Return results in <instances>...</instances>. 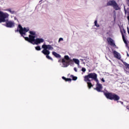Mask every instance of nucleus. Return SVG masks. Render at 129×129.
<instances>
[{
  "label": "nucleus",
  "instance_id": "1",
  "mask_svg": "<svg viewBox=\"0 0 129 129\" xmlns=\"http://www.w3.org/2000/svg\"><path fill=\"white\" fill-rule=\"evenodd\" d=\"M35 36L29 35V37H25V41H27L31 44H33V42H34L35 45H39L41 43H43L44 39L43 38H36Z\"/></svg>",
  "mask_w": 129,
  "mask_h": 129
},
{
  "label": "nucleus",
  "instance_id": "2",
  "mask_svg": "<svg viewBox=\"0 0 129 129\" xmlns=\"http://www.w3.org/2000/svg\"><path fill=\"white\" fill-rule=\"evenodd\" d=\"M104 94L107 99L114 100V101H116L117 103L119 102L118 100L120 99V97H119L117 94L112 92L104 93Z\"/></svg>",
  "mask_w": 129,
  "mask_h": 129
},
{
  "label": "nucleus",
  "instance_id": "3",
  "mask_svg": "<svg viewBox=\"0 0 129 129\" xmlns=\"http://www.w3.org/2000/svg\"><path fill=\"white\" fill-rule=\"evenodd\" d=\"M90 78L93 79V80H95V81H98V80H97V74L95 73H90L88 75L85 76L84 77V81L85 82H91Z\"/></svg>",
  "mask_w": 129,
  "mask_h": 129
},
{
  "label": "nucleus",
  "instance_id": "4",
  "mask_svg": "<svg viewBox=\"0 0 129 129\" xmlns=\"http://www.w3.org/2000/svg\"><path fill=\"white\" fill-rule=\"evenodd\" d=\"M5 14L8 15V16L6 18H5V22H2L1 23H6V24L4 25V26H5V27H7V28H14V27H15V23H14V22L13 21L6 20V19H8V18H9V14L7 13Z\"/></svg>",
  "mask_w": 129,
  "mask_h": 129
},
{
  "label": "nucleus",
  "instance_id": "5",
  "mask_svg": "<svg viewBox=\"0 0 129 129\" xmlns=\"http://www.w3.org/2000/svg\"><path fill=\"white\" fill-rule=\"evenodd\" d=\"M42 48L43 50L41 52H45L47 53H50V51H49V50H53V49H54L53 47H52V45L50 44H43L42 45Z\"/></svg>",
  "mask_w": 129,
  "mask_h": 129
},
{
  "label": "nucleus",
  "instance_id": "6",
  "mask_svg": "<svg viewBox=\"0 0 129 129\" xmlns=\"http://www.w3.org/2000/svg\"><path fill=\"white\" fill-rule=\"evenodd\" d=\"M107 5L111 6V7H113L114 10H118V5H117V3H116V2H115V1L114 0L109 1L107 3Z\"/></svg>",
  "mask_w": 129,
  "mask_h": 129
},
{
  "label": "nucleus",
  "instance_id": "7",
  "mask_svg": "<svg viewBox=\"0 0 129 129\" xmlns=\"http://www.w3.org/2000/svg\"><path fill=\"white\" fill-rule=\"evenodd\" d=\"M8 16L9 15L8 14L0 11V23H2V22H6L5 19L8 18Z\"/></svg>",
  "mask_w": 129,
  "mask_h": 129
},
{
  "label": "nucleus",
  "instance_id": "8",
  "mask_svg": "<svg viewBox=\"0 0 129 129\" xmlns=\"http://www.w3.org/2000/svg\"><path fill=\"white\" fill-rule=\"evenodd\" d=\"M122 30H123V32H122V31H120L121 34L122 35V40H123L124 44H125L126 45V44H127V41H126V40L125 39V37H124V34H123V33L125 34V33H126V31H125V30H124V28H123Z\"/></svg>",
  "mask_w": 129,
  "mask_h": 129
},
{
  "label": "nucleus",
  "instance_id": "9",
  "mask_svg": "<svg viewBox=\"0 0 129 129\" xmlns=\"http://www.w3.org/2000/svg\"><path fill=\"white\" fill-rule=\"evenodd\" d=\"M61 62L63 65V67H68V66H69V63H71V62H72L73 61H72V60L71 59L69 61H66L65 59L62 58L61 59Z\"/></svg>",
  "mask_w": 129,
  "mask_h": 129
},
{
  "label": "nucleus",
  "instance_id": "10",
  "mask_svg": "<svg viewBox=\"0 0 129 129\" xmlns=\"http://www.w3.org/2000/svg\"><path fill=\"white\" fill-rule=\"evenodd\" d=\"M107 41L110 46H113V47H115V46H116L115 45V43H114V41L112 38L109 37L107 39Z\"/></svg>",
  "mask_w": 129,
  "mask_h": 129
},
{
  "label": "nucleus",
  "instance_id": "11",
  "mask_svg": "<svg viewBox=\"0 0 129 129\" xmlns=\"http://www.w3.org/2000/svg\"><path fill=\"white\" fill-rule=\"evenodd\" d=\"M95 89L98 92H102V85L97 83Z\"/></svg>",
  "mask_w": 129,
  "mask_h": 129
},
{
  "label": "nucleus",
  "instance_id": "12",
  "mask_svg": "<svg viewBox=\"0 0 129 129\" xmlns=\"http://www.w3.org/2000/svg\"><path fill=\"white\" fill-rule=\"evenodd\" d=\"M18 28L19 29H20V31H21L22 32H29V28L26 29V27H24V28H23V27L22 26V25H21V24H19L18 25Z\"/></svg>",
  "mask_w": 129,
  "mask_h": 129
},
{
  "label": "nucleus",
  "instance_id": "13",
  "mask_svg": "<svg viewBox=\"0 0 129 129\" xmlns=\"http://www.w3.org/2000/svg\"><path fill=\"white\" fill-rule=\"evenodd\" d=\"M42 54H44V55H46V57L48 60H51V61H53V58L51 57L49 55H50V52H41Z\"/></svg>",
  "mask_w": 129,
  "mask_h": 129
},
{
  "label": "nucleus",
  "instance_id": "14",
  "mask_svg": "<svg viewBox=\"0 0 129 129\" xmlns=\"http://www.w3.org/2000/svg\"><path fill=\"white\" fill-rule=\"evenodd\" d=\"M113 55L115 58H116L117 59H120V56L119 55V53L117 52V51L114 50L113 52Z\"/></svg>",
  "mask_w": 129,
  "mask_h": 129
},
{
  "label": "nucleus",
  "instance_id": "15",
  "mask_svg": "<svg viewBox=\"0 0 129 129\" xmlns=\"http://www.w3.org/2000/svg\"><path fill=\"white\" fill-rule=\"evenodd\" d=\"M19 33L20 34V35H21V37H23L25 39V40H26V38H28V37H25L24 35H26V33L27 32H24V31H22V29L21 30H19Z\"/></svg>",
  "mask_w": 129,
  "mask_h": 129
},
{
  "label": "nucleus",
  "instance_id": "16",
  "mask_svg": "<svg viewBox=\"0 0 129 129\" xmlns=\"http://www.w3.org/2000/svg\"><path fill=\"white\" fill-rule=\"evenodd\" d=\"M52 55L55 56L56 58H61V55L55 51L52 52Z\"/></svg>",
  "mask_w": 129,
  "mask_h": 129
},
{
  "label": "nucleus",
  "instance_id": "17",
  "mask_svg": "<svg viewBox=\"0 0 129 129\" xmlns=\"http://www.w3.org/2000/svg\"><path fill=\"white\" fill-rule=\"evenodd\" d=\"M62 79L63 80H65L66 82H67V81H72V79L70 78H66L65 77H62Z\"/></svg>",
  "mask_w": 129,
  "mask_h": 129
},
{
  "label": "nucleus",
  "instance_id": "18",
  "mask_svg": "<svg viewBox=\"0 0 129 129\" xmlns=\"http://www.w3.org/2000/svg\"><path fill=\"white\" fill-rule=\"evenodd\" d=\"M73 61H74L76 64H77V65H79V63H80L79 59L77 58H73Z\"/></svg>",
  "mask_w": 129,
  "mask_h": 129
},
{
  "label": "nucleus",
  "instance_id": "19",
  "mask_svg": "<svg viewBox=\"0 0 129 129\" xmlns=\"http://www.w3.org/2000/svg\"><path fill=\"white\" fill-rule=\"evenodd\" d=\"M87 83L88 84V87L89 89H90L91 87H93V85H92V84L90 83V82H87Z\"/></svg>",
  "mask_w": 129,
  "mask_h": 129
},
{
  "label": "nucleus",
  "instance_id": "20",
  "mask_svg": "<svg viewBox=\"0 0 129 129\" xmlns=\"http://www.w3.org/2000/svg\"><path fill=\"white\" fill-rule=\"evenodd\" d=\"M29 34H30L29 36H36V32L35 31H29Z\"/></svg>",
  "mask_w": 129,
  "mask_h": 129
},
{
  "label": "nucleus",
  "instance_id": "21",
  "mask_svg": "<svg viewBox=\"0 0 129 129\" xmlns=\"http://www.w3.org/2000/svg\"><path fill=\"white\" fill-rule=\"evenodd\" d=\"M71 78H72V80H74V81H75L77 80V77H75L72 75H71Z\"/></svg>",
  "mask_w": 129,
  "mask_h": 129
},
{
  "label": "nucleus",
  "instance_id": "22",
  "mask_svg": "<svg viewBox=\"0 0 129 129\" xmlns=\"http://www.w3.org/2000/svg\"><path fill=\"white\" fill-rule=\"evenodd\" d=\"M95 26L97 28H99L100 26L99 24H97V20H95L94 22Z\"/></svg>",
  "mask_w": 129,
  "mask_h": 129
},
{
  "label": "nucleus",
  "instance_id": "23",
  "mask_svg": "<svg viewBox=\"0 0 129 129\" xmlns=\"http://www.w3.org/2000/svg\"><path fill=\"white\" fill-rule=\"evenodd\" d=\"M35 49L37 50V51H41V47H40V46H37L35 47Z\"/></svg>",
  "mask_w": 129,
  "mask_h": 129
},
{
  "label": "nucleus",
  "instance_id": "24",
  "mask_svg": "<svg viewBox=\"0 0 129 129\" xmlns=\"http://www.w3.org/2000/svg\"><path fill=\"white\" fill-rule=\"evenodd\" d=\"M64 59H66V60H67L68 61V60H69L70 58H69V56L65 55Z\"/></svg>",
  "mask_w": 129,
  "mask_h": 129
},
{
  "label": "nucleus",
  "instance_id": "25",
  "mask_svg": "<svg viewBox=\"0 0 129 129\" xmlns=\"http://www.w3.org/2000/svg\"><path fill=\"white\" fill-rule=\"evenodd\" d=\"M8 11L10 12V13H11V14H14L15 13V11H12V9H9Z\"/></svg>",
  "mask_w": 129,
  "mask_h": 129
},
{
  "label": "nucleus",
  "instance_id": "26",
  "mask_svg": "<svg viewBox=\"0 0 129 129\" xmlns=\"http://www.w3.org/2000/svg\"><path fill=\"white\" fill-rule=\"evenodd\" d=\"M82 71L83 72H85L86 71V69H85V68H82Z\"/></svg>",
  "mask_w": 129,
  "mask_h": 129
},
{
  "label": "nucleus",
  "instance_id": "27",
  "mask_svg": "<svg viewBox=\"0 0 129 129\" xmlns=\"http://www.w3.org/2000/svg\"><path fill=\"white\" fill-rule=\"evenodd\" d=\"M60 41H63V38H60L58 40V42H60Z\"/></svg>",
  "mask_w": 129,
  "mask_h": 129
},
{
  "label": "nucleus",
  "instance_id": "28",
  "mask_svg": "<svg viewBox=\"0 0 129 129\" xmlns=\"http://www.w3.org/2000/svg\"><path fill=\"white\" fill-rule=\"evenodd\" d=\"M74 71H75V72H77V68H74Z\"/></svg>",
  "mask_w": 129,
  "mask_h": 129
},
{
  "label": "nucleus",
  "instance_id": "29",
  "mask_svg": "<svg viewBox=\"0 0 129 129\" xmlns=\"http://www.w3.org/2000/svg\"><path fill=\"white\" fill-rule=\"evenodd\" d=\"M126 3H127V5L128 7H129V0H127Z\"/></svg>",
  "mask_w": 129,
  "mask_h": 129
},
{
  "label": "nucleus",
  "instance_id": "30",
  "mask_svg": "<svg viewBox=\"0 0 129 129\" xmlns=\"http://www.w3.org/2000/svg\"><path fill=\"white\" fill-rule=\"evenodd\" d=\"M15 32H20V29L19 30V28H18L16 30H15Z\"/></svg>",
  "mask_w": 129,
  "mask_h": 129
},
{
  "label": "nucleus",
  "instance_id": "31",
  "mask_svg": "<svg viewBox=\"0 0 129 129\" xmlns=\"http://www.w3.org/2000/svg\"><path fill=\"white\" fill-rule=\"evenodd\" d=\"M101 81H102V82H105V80H104V78L101 79Z\"/></svg>",
  "mask_w": 129,
  "mask_h": 129
},
{
  "label": "nucleus",
  "instance_id": "32",
  "mask_svg": "<svg viewBox=\"0 0 129 129\" xmlns=\"http://www.w3.org/2000/svg\"><path fill=\"white\" fill-rule=\"evenodd\" d=\"M119 102H120V103H121V104H123V102L119 101Z\"/></svg>",
  "mask_w": 129,
  "mask_h": 129
},
{
  "label": "nucleus",
  "instance_id": "33",
  "mask_svg": "<svg viewBox=\"0 0 129 129\" xmlns=\"http://www.w3.org/2000/svg\"><path fill=\"white\" fill-rule=\"evenodd\" d=\"M126 108H127V109H129V107H128V106H127L126 107Z\"/></svg>",
  "mask_w": 129,
  "mask_h": 129
},
{
  "label": "nucleus",
  "instance_id": "34",
  "mask_svg": "<svg viewBox=\"0 0 129 129\" xmlns=\"http://www.w3.org/2000/svg\"><path fill=\"white\" fill-rule=\"evenodd\" d=\"M125 14H126V10H125Z\"/></svg>",
  "mask_w": 129,
  "mask_h": 129
}]
</instances>
